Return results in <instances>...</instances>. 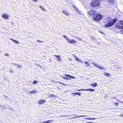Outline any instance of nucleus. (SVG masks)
<instances>
[{"label":"nucleus","mask_w":123,"mask_h":123,"mask_svg":"<svg viewBox=\"0 0 123 123\" xmlns=\"http://www.w3.org/2000/svg\"><path fill=\"white\" fill-rule=\"evenodd\" d=\"M114 105H116V106H118L119 105V104L118 102H116L114 104Z\"/></svg>","instance_id":"28"},{"label":"nucleus","mask_w":123,"mask_h":123,"mask_svg":"<svg viewBox=\"0 0 123 123\" xmlns=\"http://www.w3.org/2000/svg\"><path fill=\"white\" fill-rule=\"evenodd\" d=\"M17 66H18L17 67V68H22V67H21V66L20 65H17Z\"/></svg>","instance_id":"26"},{"label":"nucleus","mask_w":123,"mask_h":123,"mask_svg":"<svg viewBox=\"0 0 123 123\" xmlns=\"http://www.w3.org/2000/svg\"><path fill=\"white\" fill-rule=\"evenodd\" d=\"M86 116V115H81L80 116H79L78 117H74L73 118H70V119H71L72 118H77V117H85Z\"/></svg>","instance_id":"19"},{"label":"nucleus","mask_w":123,"mask_h":123,"mask_svg":"<svg viewBox=\"0 0 123 123\" xmlns=\"http://www.w3.org/2000/svg\"><path fill=\"white\" fill-rule=\"evenodd\" d=\"M65 115H62L61 116H60L59 117H65Z\"/></svg>","instance_id":"34"},{"label":"nucleus","mask_w":123,"mask_h":123,"mask_svg":"<svg viewBox=\"0 0 123 123\" xmlns=\"http://www.w3.org/2000/svg\"><path fill=\"white\" fill-rule=\"evenodd\" d=\"M117 21L116 19H112L110 17H107L105 21L106 24H104V26L105 28L111 27L114 25Z\"/></svg>","instance_id":"1"},{"label":"nucleus","mask_w":123,"mask_h":123,"mask_svg":"<svg viewBox=\"0 0 123 123\" xmlns=\"http://www.w3.org/2000/svg\"><path fill=\"white\" fill-rule=\"evenodd\" d=\"M85 119H87L88 120H95L96 118H85Z\"/></svg>","instance_id":"20"},{"label":"nucleus","mask_w":123,"mask_h":123,"mask_svg":"<svg viewBox=\"0 0 123 123\" xmlns=\"http://www.w3.org/2000/svg\"><path fill=\"white\" fill-rule=\"evenodd\" d=\"M99 32L100 33H102V34H104V33L102 32H101V31H99Z\"/></svg>","instance_id":"35"},{"label":"nucleus","mask_w":123,"mask_h":123,"mask_svg":"<svg viewBox=\"0 0 123 123\" xmlns=\"http://www.w3.org/2000/svg\"><path fill=\"white\" fill-rule=\"evenodd\" d=\"M49 96L50 97H53L54 96V95L51 94Z\"/></svg>","instance_id":"30"},{"label":"nucleus","mask_w":123,"mask_h":123,"mask_svg":"<svg viewBox=\"0 0 123 123\" xmlns=\"http://www.w3.org/2000/svg\"><path fill=\"white\" fill-rule=\"evenodd\" d=\"M92 64H93V65L94 66H96V67L97 68L98 67V65L96 63H95L94 62H92Z\"/></svg>","instance_id":"23"},{"label":"nucleus","mask_w":123,"mask_h":123,"mask_svg":"<svg viewBox=\"0 0 123 123\" xmlns=\"http://www.w3.org/2000/svg\"><path fill=\"white\" fill-rule=\"evenodd\" d=\"M37 41L38 42H41V43H43V42L42 41H40L39 40H37Z\"/></svg>","instance_id":"32"},{"label":"nucleus","mask_w":123,"mask_h":123,"mask_svg":"<svg viewBox=\"0 0 123 123\" xmlns=\"http://www.w3.org/2000/svg\"><path fill=\"white\" fill-rule=\"evenodd\" d=\"M63 36L66 39L69 43L73 44V43H77V42L76 41L73 39L70 40L66 35H63Z\"/></svg>","instance_id":"5"},{"label":"nucleus","mask_w":123,"mask_h":123,"mask_svg":"<svg viewBox=\"0 0 123 123\" xmlns=\"http://www.w3.org/2000/svg\"><path fill=\"white\" fill-rule=\"evenodd\" d=\"M104 75L108 77H110L111 76V74H109L108 73H106V72L104 73Z\"/></svg>","instance_id":"11"},{"label":"nucleus","mask_w":123,"mask_h":123,"mask_svg":"<svg viewBox=\"0 0 123 123\" xmlns=\"http://www.w3.org/2000/svg\"><path fill=\"white\" fill-rule=\"evenodd\" d=\"M37 92V90H34L32 91H31L30 92V94H35Z\"/></svg>","instance_id":"15"},{"label":"nucleus","mask_w":123,"mask_h":123,"mask_svg":"<svg viewBox=\"0 0 123 123\" xmlns=\"http://www.w3.org/2000/svg\"><path fill=\"white\" fill-rule=\"evenodd\" d=\"M10 39L14 42L16 44H18L19 43V42L16 40H14L12 38Z\"/></svg>","instance_id":"17"},{"label":"nucleus","mask_w":123,"mask_h":123,"mask_svg":"<svg viewBox=\"0 0 123 123\" xmlns=\"http://www.w3.org/2000/svg\"><path fill=\"white\" fill-rule=\"evenodd\" d=\"M33 1H34L35 2H36L37 1V0H32Z\"/></svg>","instance_id":"39"},{"label":"nucleus","mask_w":123,"mask_h":123,"mask_svg":"<svg viewBox=\"0 0 123 123\" xmlns=\"http://www.w3.org/2000/svg\"><path fill=\"white\" fill-rule=\"evenodd\" d=\"M96 13L94 10H90L88 12V14L90 16L92 15L94 16L95 14Z\"/></svg>","instance_id":"6"},{"label":"nucleus","mask_w":123,"mask_h":123,"mask_svg":"<svg viewBox=\"0 0 123 123\" xmlns=\"http://www.w3.org/2000/svg\"><path fill=\"white\" fill-rule=\"evenodd\" d=\"M84 63L86 65L85 66L86 67H88L90 66V64L87 61H85L84 62Z\"/></svg>","instance_id":"14"},{"label":"nucleus","mask_w":123,"mask_h":123,"mask_svg":"<svg viewBox=\"0 0 123 123\" xmlns=\"http://www.w3.org/2000/svg\"><path fill=\"white\" fill-rule=\"evenodd\" d=\"M81 90H84V91H89L91 92H93L95 91V90L94 89H92L91 88H89L87 89H79V90H77L78 91H80Z\"/></svg>","instance_id":"7"},{"label":"nucleus","mask_w":123,"mask_h":123,"mask_svg":"<svg viewBox=\"0 0 123 123\" xmlns=\"http://www.w3.org/2000/svg\"><path fill=\"white\" fill-rule=\"evenodd\" d=\"M62 12L64 13V14L66 15H68L69 14V13L66 11L63 10L62 11Z\"/></svg>","instance_id":"16"},{"label":"nucleus","mask_w":123,"mask_h":123,"mask_svg":"<svg viewBox=\"0 0 123 123\" xmlns=\"http://www.w3.org/2000/svg\"><path fill=\"white\" fill-rule=\"evenodd\" d=\"M37 83V81L36 80H34L33 81V84H36Z\"/></svg>","instance_id":"24"},{"label":"nucleus","mask_w":123,"mask_h":123,"mask_svg":"<svg viewBox=\"0 0 123 123\" xmlns=\"http://www.w3.org/2000/svg\"><path fill=\"white\" fill-rule=\"evenodd\" d=\"M54 56H55L56 57H57V60L59 61H60L61 60V58H60V56L59 55H55Z\"/></svg>","instance_id":"13"},{"label":"nucleus","mask_w":123,"mask_h":123,"mask_svg":"<svg viewBox=\"0 0 123 123\" xmlns=\"http://www.w3.org/2000/svg\"><path fill=\"white\" fill-rule=\"evenodd\" d=\"M39 7L43 11H46V10H45V8H44V7H43L42 6H39Z\"/></svg>","instance_id":"22"},{"label":"nucleus","mask_w":123,"mask_h":123,"mask_svg":"<svg viewBox=\"0 0 123 123\" xmlns=\"http://www.w3.org/2000/svg\"><path fill=\"white\" fill-rule=\"evenodd\" d=\"M87 123H92L91 122H87Z\"/></svg>","instance_id":"41"},{"label":"nucleus","mask_w":123,"mask_h":123,"mask_svg":"<svg viewBox=\"0 0 123 123\" xmlns=\"http://www.w3.org/2000/svg\"><path fill=\"white\" fill-rule=\"evenodd\" d=\"M64 75H65L64 77L62 75H61V76L62 78L65 80H68L69 79L70 80H71V78L75 79V78L74 77L70 75H69L65 74Z\"/></svg>","instance_id":"4"},{"label":"nucleus","mask_w":123,"mask_h":123,"mask_svg":"<svg viewBox=\"0 0 123 123\" xmlns=\"http://www.w3.org/2000/svg\"><path fill=\"white\" fill-rule=\"evenodd\" d=\"M115 28L117 29H120L123 28V20L118 21L115 25Z\"/></svg>","instance_id":"3"},{"label":"nucleus","mask_w":123,"mask_h":123,"mask_svg":"<svg viewBox=\"0 0 123 123\" xmlns=\"http://www.w3.org/2000/svg\"><path fill=\"white\" fill-rule=\"evenodd\" d=\"M58 83L60 84H62L63 85H64V86H65L66 85L64 84V83H63L61 82H58Z\"/></svg>","instance_id":"25"},{"label":"nucleus","mask_w":123,"mask_h":123,"mask_svg":"<svg viewBox=\"0 0 123 123\" xmlns=\"http://www.w3.org/2000/svg\"><path fill=\"white\" fill-rule=\"evenodd\" d=\"M92 17L93 19L95 21H98L102 19L103 16L99 13H96Z\"/></svg>","instance_id":"2"},{"label":"nucleus","mask_w":123,"mask_h":123,"mask_svg":"<svg viewBox=\"0 0 123 123\" xmlns=\"http://www.w3.org/2000/svg\"><path fill=\"white\" fill-rule=\"evenodd\" d=\"M120 32L121 33H123V29L121 30Z\"/></svg>","instance_id":"33"},{"label":"nucleus","mask_w":123,"mask_h":123,"mask_svg":"<svg viewBox=\"0 0 123 123\" xmlns=\"http://www.w3.org/2000/svg\"><path fill=\"white\" fill-rule=\"evenodd\" d=\"M46 101V100H45L44 99H40L38 101V103L39 105H41L43 104Z\"/></svg>","instance_id":"9"},{"label":"nucleus","mask_w":123,"mask_h":123,"mask_svg":"<svg viewBox=\"0 0 123 123\" xmlns=\"http://www.w3.org/2000/svg\"><path fill=\"white\" fill-rule=\"evenodd\" d=\"M74 57L75 58V60H76L79 62H82V61L78 57H76V56L75 55H74Z\"/></svg>","instance_id":"12"},{"label":"nucleus","mask_w":123,"mask_h":123,"mask_svg":"<svg viewBox=\"0 0 123 123\" xmlns=\"http://www.w3.org/2000/svg\"><path fill=\"white\" fill-rule=\"evenodd\" d=\"M13 64L14 65H17V64H15V63H13Z\"/></svg>","instance_id":"40"},{"label":"nucleus","mask_w":123,"mask_h":123,"mask_svg":"<svg viewBox=\"0 0 123 123\" xmlns=\"http://www.w3.org/2000/svg\"><path fill=\"white\" fill-rule=\"evenodd\" d=\"M120 116H121L122 117H123V113Z\"/></svg>","instance_id":"38"},{"label":"nucleus","mask_w":123,"mask_h":123,"mask_svg":"<svg viewBox=\"0 0 123 123\" xmlns=\"http://www.w3.org/2000/svg\"><path fill=\"white\" fill-rule=\"evenodd\" d=\"M71 94L73 96H75L76 95V93H72Z\"/></svg>","instance_id":"27"},{"label":"nucleus","mask_w":123,"mask_h":123,"mask_svg":"<svg viewBox=\"0 0 123 123\" xmlns=\"http://www.w3.org/2000/svg\"><path fill=\"white\" fill-rule=\"evenodd\" d=\"M5 55H6V56H9V55L7 54H5Z\"/></svg>","instance_id":"36"},{"label":"nucleus","mask_w":123,"mask_h":123,"mask_svg":"<svg viewBox=\"0 0 123 123\" xmlns=\"http://www.w3.org/2000/svg\"><path fill=\"white\" fill-rule=\"evenodd\" d=\"M73 7L74 8V10L77 12L79 14L80 13L79 9L76 7L75 5H73Z\"/></svg>","instance_id":"10"},{"label":"nucleus","mask_w":123,"mask_h":123,"mask_svg":"<svg viewBox=\"0 0 123 123\" xmlns=\"http://www.w3.org/2000/svg\"><path fill=\"white\" fill-rule=\"evenodd\" d=\"M2 17L6 19H8L9 18L8 15L6 14H4L2 15Z\"/></svg>","instance_id":"8"},{"label":"nucleus","mask_w":123,"mask_h":123,"mask_svg":"<svg viewBox=\"0 0 123 123\" xmlns=\"http://www.w3.org/2000/svg\"><path fill=\"white\" fill-rule=\"evenodd\" d=\"M97 68H99V69H101L102 70H104V69H105L104 68L101 67L100 66H98Z\"/></svg>","instance_id":"21"},{"label":"nucleus","mask_w":123,"mask_h":123,"mask_svg":"<svg viewBox=\"0 0 123 123\" xmlns=\"http://www.w3.org/2000/svg\"><path fill=\"white\" fill-rule=\"evenodd\" d=\"M10 71V72H11V73H13L14 72V71H12V70H11V71Z\"/></svg>","instance_id":"37"},{"label":"nucleus","mask_w":123,"mask_h":123,"mask_svg":"<svg viewBox=\"0 0 123 123\" xmlns=\"http://www.w3.org/2000/svg\"><path fill=\"white\" fill-rule=\"evenodd\" d=\"M76 93V95L77 94H78V95L80 96L81 95V94L80 93V92H77Z\"/></svg>","instance_id":"29"},{"label":"nucleus","mask_w":123,"mask_h":123,"mask_svg":"<svg viewBox=\"0 0 123 123\" xmlns=\"http://www.w3.org/2000/svg\"><path fill=\"white\" fill-rule=\"evenodd\" d=\"M91 37L92 38V39L93 40H95V38L94 37Z\"/></svg>","instance_id":"31"},{"label":"nucleus","mask_w":123,"mask_h":123,"mask_svg":"<svg viewBox=\"0 0 123 123\" xmlns=\"http://www.w3.org/2000/svg\"><path fill=\"white\" fill-rule=\"evenodd\" d=\"M90 85L92 86L93 87H95L97 86V83H94L90 84Z\"/></svg>","instance_id":"18"}]
</instances>
